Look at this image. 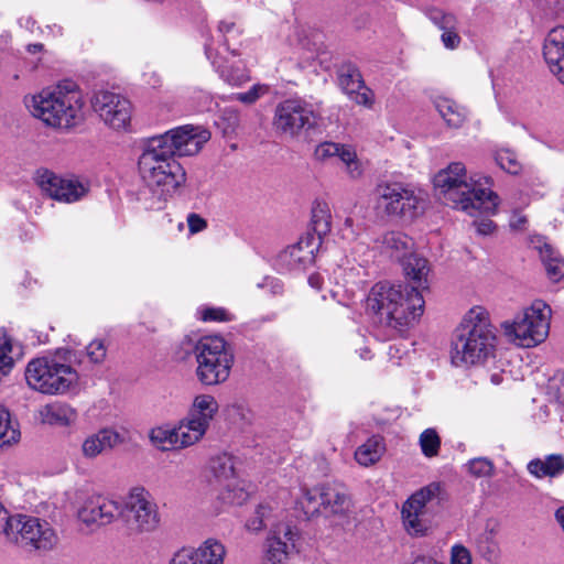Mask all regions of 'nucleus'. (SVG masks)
I'll return each instance as SVG.
<instances>
[{
  "label": "nucleus",
  "mask_w": 564,
  "mask_h": 564,
  "mask_svg": "<svg viewBox=\"0 0 564 564\" xmlns=\"http://www.w3.org/2000/svg\"><path fill=\"white\" fill-rule=\"evenodd\" d=\"M441 486L438 484H430L429 486L414 492L402 506V510L417 513L426 517L429 508L440 502Z\"/></svg>",
  "instance_id": "cd10ccee"
},
{
  "label": "nucleus",
  "mask_w": 564,
  "mask_h": 564,
  "mask_svg": "<svg viewBox=\"0 0 564 564\" xmlns=\"http://www.w3.org/2000/svg\"><path fill=\"white\" fill-rule=\"evenodd\" d=\"M468 471L477 478L490 477L494 475V463L486 457L473 458L467 463Z\"/></svg>",
  "instance_id": "3c124183"
},
{
  "label": "nucleus",
  "mask_w": 564,
  "mask_h": 564,
  "mask_svg": "<svg viewBox=\"0 0 564 564\" xmlns=\"http://www.w3.org/2000/svg\"><path fill=\"white\" fill-rule=\"evenodd\" d=\"M434 186L444 203L470 216L476 213L494 214L499 196L490 189L492 178L479 174H467L464 163L453 162L434 176Z\"/></svg>",
  "instance_id": "f257e3e1"
},
{
  "label": "nucleus",
  "mask_w": 564,
  "mask_h": 564,
  "mask_svg": "<svg viewBox=\"0 0 564 564\" xmlns=\"http://www.w3.org/2000/svg\"><path fill=\"white\" fill-rule=\"evenodd\" d=\"M209 468L218 480L230 479L235 475L234 458L229 454H220L210 459Z\"/></svg>",
  "instance_id": "37998d69"
},
{
  "label": "nucleus",
  "mask_w": 564,
  "mask_h": 564,
  "mask_svg": "<svg viewBox=\"0 0 564 564\" xmlns=\"http://www.w3.org/2000/svg\"><path fill=\"white\" fill-rule=\"evenodd\" d=\"M402 521L405 531L413 536H423L430 529V521L426 517L417 513L401 510Z\"/></svg>",
  "instance_id": "c03bdc74"
},
{
  "label": "nucleus",
  "mask_w": 564,
  "mask_h": 564,
  "mask_svg": "<svg viewBox=\"0 0 564 564\" xmlns=\"http://www.w3.org/2000/svg\"><path fill=\"white\" fill-rule=\"evenodd\" d=\"M84 98L74 82L44 88L26 101L32 115L47 126L70 128L84 118Z\"/></svg>",
  "instance_id": "7ed1b4c3"
},
{
  "label": "nucleus",
  "mask_w": 564,
  "mask_h": 564,
  "mask_svg": "<svg viewBox=\"0 0 564 564\" xmlns=\"http://www.w3.org/2000/svg\"><path fill=\"white\" fill-rule=\"evenodd\" d=\"M322 509L328 514H346L351 507V501L344 488L324 486L321 488Z\"/></svg>",
  "instance_id": "c85d7f7f"
},
{
  "label": "nucleus",
  "mask_w": 564,
  "mask_h": 564,
  "mask_svg": "<svg viewBox=\"0 0 564 564\" xmlns=\"http://www.w3.org/2000/svg\"><path fill=\"white\" fill-rule=\"evenodd\" d=\"M451 564H473V556L470 551L463 544L456 543L451 547L449 552Z\"/></svg>",
  "instance_id": "4d7b16f0"
},
{
  "label": "nucleus",
  "mask_w": 564,
  "mask_h": 564,
  "mask_svg": "<svg viewBox=\"0 0 564 564\" xmlns=\"http://www.w3.org/2000/svg\"><path fill=\"white\" fill-rule=\"evenodd\" d=\"M271 513L268 505H259L254 511V516L247 520L246 528L252 532H259L265 527V521Z\"/></svg>",
  "instance_id": "603ef678"
},
{
  "label": "nucleus",
  "mask_w": 564,
  "mask_h": 564,
  "mask_svg": "<svg viewBox=\"0 0 564 564\" xmlns=\"http://www.w3.org/2000/svg\"><path fill=\"white\" fill-rule=\"evenodd\" d=\"M386 452V445L381 436H371L355 451L356 462L364 467H369L380 460Z\"/></svg>",
  "instance_id": "c9c22d12"
},
{
  "label": "nucleus",
  "mask_w": 564,
  "mask_h": 564,
  "mask_svg": "<svg viewBox=\"0 0 564 564\" xmlns=\"http://www.w3.org/2000/svg\"><path fill=\"white\" fill-rule=\"evenodd\" d=\"M350 98L358 105L370 108L373 105V94L372 91L364 85V88H360L349 95Z\"/></svg>",
  "instance_id": "052dcab7"
},
{
  "label": "nucleus",
  "mask_w": 564,
  "mask_h": 564,
  "mask_svg": "<svg viewBox=\"0 0 564 564\" xmlns=\"http://www.w3.org/2000/svg\"><path fill=\"white\" fill-rule=\"evenodd\" d=\"M199 318L204 322H229L232 315L223 307H200L198 308Z\"/></svg>",
  "instance_id": "864d4df0"
},
{
  "label": "nucleus",
  "mask_w": 564,
  "mask_h": 564,
  "mask_svg": "<svg viewBox=\"0 0 564 564\" xmlns=\"http://www.w3.org/2000/svg\"><path fill=\"white\" fill-rule=\"evenodd\" d=\"M300 535L296 527L279 522L267 534L262 549V564H288L297 550Z\"/></svg>",
  "instance_id": "f8f14e48"
},
{
  "label": "nucleus",
  "mask_w": 564,
  "mask_h": 564,
  "mask_svg": "<svg viewBox=\"0 0 564 564\" xmlns=\"http://www.w3.org/2000/svg\"><path fill=\"white\" fill-rule=\"evenodd\" d=\"M205 54L208 59L212 61V64L219 73L220 77L224 78L230 85L239 86L249 79V76L246 74L245 69L234 68L225 65L224 61L218 59L213 55V51L209 45H205Z\"/></svg>",
  "instance_id": "58836bf2"
},
{
  "label": "nucleus",
  "mask_w": 564,
  "mask_h": 564,
  "mask_svg": "<svg viewBox=\"0 0 564 564\" xmlns=\"http://www.w3.org/2000/svg\"><path fill=\"white\" fill-rule=\"evenodd\" d=\"M120 519L131 532H151L159 527L158 506L143 487L132 488L121 502Z\"/></svg>",
  "instance_id": "1a4fd4ad"
},
{
  "label": "nucleus",
  "mask_w": 564,
  "mask_h": 564,
  "mask_svg": "<svg viewBox=\"0 0 564 564\" xmlns=\"http://www.w3.org/2000/svg\"><path fill=\"white\" fill-rule=\"evenodd\" d=\"M544 59L550 70L564 85V26L552 29L543 45Z\"/></svg>",
  "instance_id": "412c9836"
},
{
  "label": "nucleus",
  "mask_w": 564,
  "mask_h": 564,
  "mask_svg": "<svg viewBox=\"0 0 564 564\" xmlns=\"http://www.w3.org/2000/svg\"><path fill=\"white\" fill-rule=\"evenodd\" d=\"M364 270L359 265L338 267L334 271L336 285L341 288L345 293L352 296L364 284Z\"/></svg>",
  "instance_id": "f704fd0d"
},
{
  "label": "nucleus",
  "mask_w": 564,
  "mask_h": 564,
  "mask_svg": "<svg viewBox=\"0 0 564 564\" xmlns=\"http://www.w3.org/2000/svg\"><path fill=\"white\" fill-rule=\"evenodd\" d=\"M339 84L347 95L364 88V79L360 72L352 65L344 67L339 74Z\"/></svg>",
  "instance_id": "de8ad7c7"
},
{
  "label": "nucleus",
  "mask_w": 564,
  "mask_h": 564,
  "mask_svg": "<svg viewBox=\"0 0 564 564\" xmlns=\"http://www.w3.org/2000/svg\"><path fill=\"white\" fill-rule=\"evenodd\" d=\"M420 447L425 457H435L441 448V438L434 429L424 430L419 438Z\"/></svg>",
  "instance_id": "09e8293b"
},
{
  "label": "nucleus",
  "mask_w": 564,
  "mask_h": 564,
  "mask_svg": "<svg viewBox=\"0 0 564 564\" xmlns=\"http://www.w3.org/2000/svg\"><path fill=\"white\" fill-rule=\"evenodd\" d=\"M531 245L540 254L549 279L558 282L564 278V260L543 236H534Z\"/></svg>",
  "instance_id": "5701e85b"
},
{
  "label": "nucleus",
  "mask_w": 564,
  "mask_h": 564,
  "mask_svg": "<svg viewBox=\"0 0 564 564\" xmlns=\"http://www.w3.org/2000/svg\"><path fill=\"white\" fill-rule=\"evenodd\" d=\"M86 354L93 364H101L105 361L107 356V347L100 339H95L89 343L86 347Z\"/></svg>",
  "instance_id": "6e6d98bb"
},
{
  "label": "nucleus",
  "mask_w": 564,
  "mask_h": 564,
  "mask_svg": "<svg viewBox=\"0 0 564 564\" xmlns=\"http://www.w3.org/2000/svg\"><path fill=\"white\" fill-rule=\"evenodd\" d=\"M311 228L312 235L318 237L321 241L326 235L330 232L332 213L330 207L326 202H314L312 207ZM307 234H311V231Z\"/></svg>",
  "instance_id": "e433bc0d"
},
{
  "label": "nucleus",
  "mask_w": 564,
  "mask_h": 564,
  "mask_svg": "<svg viewBox=\"0 0 564 564\" xmlns=\"http://www.w3.org/2000/svg\"><path fill=\"white\" fill-rule=\"evenodd\" d=\"M495 161L499 167L509 174L518 175L522 171V163L520 162L516 152L510 149H499L495 153Z\"/></svg>",
  "instance_id": "49530a36"
},
{
  "label": "nucleus",
  "mask_w": 564,
  "mask_h": 564,
  "mask_svg": "<svg viewBox=\"0 0 564 564\" xmlns=\"http://www.w3.org/2000/svg\"><path fill=\"white\" fill-rule=\"evenodd\" d=\"M340 143L336 142H322L315 149V156L317 160L325 161L332 158H336L338 154V147Z\"/></svg>",
  "instance_id": "13d9d810"
},
{
  "label": "nucleus",
  "mask_w": 564,
  "mask_h": 564,
  "mask_svg": "<svg viewBox=\"0 0 564 564\" xmlns=\"http://www.w3.org/2000/svg\"><path fill=\"white\" fill-rule=\"evenodd\" d=\"M316 119L311 105L297 99H286L275 107L273 127L282 134L296 137L301 131L314 128Z\"/></svg>",
  "instance_id": "9b49d317"
},
{
  "label": "nucleus",
  "mask_w": 564,
  "mask_h": 564,
  "mask_svg": "<svg viewBox=\"0 0 564 564\" xmlns=\"http://www.w3.org/2000/svg\"><path fill=\"white\" fill-rule=\"evenodd\" d=\"M477 552L488 562L497 560L499 547L494 529H486L475 541Z\"/></svg>",
  "instance_id": "a19ab883"
},
{
  "label": "nucleus",
  "mask_w": 564,
  "mask_h": 564,
  "mask_svg": "<svg viewBox=\"0 0 564 564\" xmlns=\"http://www.w3.org/2000/svg\"><path fill=\"white\" fill-rule=\"evenodd\" d=\"M375 209L390 218L412 220L424 209V193L416 186L397 180H382L373 189Z\"/></svg>",
  "instance_id": "39448f33"
},
{
  "label": "nucleus",
  "mask_w": 564,
  "mask_h": 564,
  "mask_svg": "<svg viewBox=\"0 0 564 564\" xmlns=\"http://www.w3.org/2000/svg\"><path fill=\"white\" fill-rule=\"evenodd\" d=\"M260 289H268L272 295H279L283 292V284L276 278L267 276L258 284Z\"/></svg>",
  "instance_id": "680f3d73"
},
{
  "label": "nucleus",
  "mask_w": 564,
  "mask_h": 564,
  "mask_svg": "<svg viewBox=\"0 0 564 564\" xmlns=\"http://www.w3.org/2000/svg\"><path fill=\"white\" fill-rule=\"evenodd\" d=\"M225 546L213 539L198 547H183L170 561V564H224Z\"/></svg>",
  "instance_id": "aec40b11"
},
{
  "label": "nucleus",
  "mask_w": 564,
  "mask_h": 564,
  "mask_svg": "<svg viewBox=\"0 0 564 564\" xmlns=\"http://www.w3.org/2000/svg\"><path fill=\"white\" fill-rule=\"evenodd\" d=\"M403 271L415 284L416 289L427 288V274L430 271L429 262L425 258L420 257L412 251L401 261Z\"/></svg>",
  "instance_id": "473e14b6"
},
{
  "label": "nucleus",
  "mask_w": 564,
  "mask_h": 564,
  "mask_svg": "<svg viewBox=\"0 0 564 564\" xmlns=\"http://www.w3.org/2000/svg\"><path fill=\"white\" fill-rule=\"evenodd\" d=\"M91 107L108 127L124 130L131 120V104L120 94L100 90L94 94Z\"/></svg>",
  "instance_id": "4468645a"
},
{
  "label": "nucleus",
  "mask_w": 564,
  "mask_h": 564,
  "mask_svg": "<svg viewBox=\"0 0 564 564\" xmlns=\"http://www.w3.org/2000/svg\"><path fill=\"white\" fill-rule=\"evenodd\" d=\"M8 541L31 551L46 553L58 544V535L50 522L31 516L18 514Z\"/></svg>",
  "instance_id": "9d476101"
},
{
  "label": "nucleus",
  "mask_w": 564,
  "mask_h": 564,
  "mask_svg": "<svg viewBox=\"0 0 564 564\" xmlns=\"http://www.w3.org/2000/svg\"><path fill=\"white\" fill-rule=\"evenodd\" d=\"M122 442L123 438L117 431L109 427L100 429L83 441L82 454L85 458L91 459Z\"/></svg>",
  "instance_id": "4be33fe9"
},
{
  "label": "nucleus",
  "mask_w": 564,
  "mask_h": 564,
  "mask_svg": "<svg viewBox=\"0 0 564 564\" xmlns=\"http://www.w3.org/2000/svg\"><path fill=\"white\" fill-rule=\"evenodd\" d=\"M21 355V346L8 335L4 328H0V380L10 373L14 359Z\"/></svg>",
  "instance_id": "72a5a7b5"
},
{
  "label": "nucleus",
  "mask_w": 564,
  "mask_h": 564,
  "mask_svg": "<svg viewBox=\"0 0 564 564\" xmlns=\"http://www.w3.org/2000/svg\"><path fill=\"white\" fill-rule=\"evenodd\" d=\"M121 501L94 494L88 496L77 509L79 521L86 525H106L120 518Z\"/></svg>",
  "instance_id": "f3484780"
},
{
  "label": "nucleus",
  "mask_w": 564,
  "mask_h": 564,
  "mask_svg": "<svg viewBox=\"0 0 564 564\" xmlns=\"http://www.w3.org/2000/svg\"><path fill=\"white\" fill-rule=\"evenodd\" d=\"M404 285L390 282H378L369 291L366 305L367 310L378 315L381 322L387 323L390 313L401 300Z\"/></svg>",
  "instance_id": "6ab92c4d"
},
{
  "label": "nucleus",
  "mask_w": 564,
  "mask_h": 564,
  "mask_svg": "<svg viewBox=\"0 0 564 564\" xmlns=\"http://www.w3.org/2000/svg\"><path fill=\"white\" fill-rule=\"evenodd\" d=\"M525 217L524 216H521V215H514L511 219V227L514 228V229H521L522 226L524 225L525 223Z\"/></svg>",
  "instance_id": "774afa93"
},
{
  "label": "nucleus",
  "mask_w": 564,
  "mask_h": 564,
  "mask_svg": "<svg viewBox=\"0 0 564 564\" xmlns=\"http://www.w3.org/2000/svg\"><path fill=\"white\" fill-rule=\"evenodd\" d=\"M187 225L191 234H197L206 228L207 223L198 214L192 213L187 216Z\"/></svg>",
  "instance_id": "69168bd1"
},
{
  "label": "nucleus",
  "mask_w": 564,
  "mask_h": 564,
  "mask_svg": "<svg viewBox=\"0 0 564 564\" xmlns=\"http://www.w3.org/2000/svg\"><path fill=\"white\" fill-rule=\"evenodd\" d=\"M175 432L178 448H186L200 441L207 431L199 424H195L189 419L184 417L175 426Z\"/></svg>",
  "instance_id": "4c0bfd02"
},
{
  "label": "nucleus",
  "mask_w": 564,
  "mask_h": 564,
  "mask_svg": "<svg viewBox=\"0 0 564 564\" xmlns=\"http://www.w3.org/2000/svg\"><path fill=\"white\" fill-rule=\"evenodd\" d=\"M36 183L51 198L63 203L77 202L88 192V185L78 178L63 177L46 169L36 172Z\"/></svg>",
  "instance_id": "2eb2a0df"
},
{
  "label": "nucleus",
  "mask_w": 564,
  "mask_h": 564,
  "mask_svg": "<svg viewBox=\"0 0 564 564\" xmlns=\"http://www.w3.org/2000/svg\"><path fill=\"white\" fill-rule=\"evenodd\" d=\"M496 335L488 313L481 306L470 308L456 329L452 343V362L455 366L482 364L494 351Z\"/></svg>",
  "instance_id": "20e7f679"
},
{
  "label": "nucleus",
  "mask_w": 564,
  "mask_h": 564,
  "mask_svg": "<svg viewBox=\"0 0 564 564\" xmlns=\"http://www.w3.org/2000/svg\"><path fill=\"white\" fill-rule=\"evenodd\" d=\"M28 386L43 394H63L77 383L78 375L69 365L47 357L34 358L26 365Z\"/></svg>",
  "instance_id": "6e6552de"
},
{
  "label": "nucleus",
  "mask_w": 564,
  "mask_h": 564,
  "mask_svg": "<svg viewBox=\"0 0 564 564\" xmlns=\"http://www.w3.org/2000/svg\"><path fill=\"white\" fill-rule=\"evenodd\" d=\"M20 438V431L12 422L10 412L0 406V447L17 443Z\"/></svg>",
  "instance_id": "79ce46f5"
},
{
  "label": "nucleus",
  "mask_w": 564,
  "mask_h": 564,
  "mask_svg": "<svg viewBox=\"0 0 564 564\" xmlns=\"http://www.w3.org/2000/svg\"><path fill=\"white\" fill-rule=\"evenodd\" d=\"M196 376L205 386L225 382L234 365V355L219 336L202 337L194 346Z\"/></svg>",
  "instance_id": "423d86ee"
},
{
  "label": "nucleus",
  "mask_w": 564,
  "mask_h": 564,
  "mask_svg": "<svg viewBox=\"0 0 564 564\" xmlns=\"http://www.w3.org/2000/svg\"><path fill=\"white\" fill-rule=\"evenodd\" d=\"M551 314V307L536 300L502 326L506 335L518 346L534 347L547 337Z\"/></svg>",
  "instance_id": "0eeeda50"
},
{
  "label": "nucleus",
  "mask_w": 564,
  "mask_h": 564,
  "mask_svg": "<svg viewBox=\"0 0 564 564\" xmlns=\"http://www.w3.org/2000/svg\"><path fill=\"white\" fill-rule=\"evenodd\" d=\"M218 31L224 35V45L229 50V35L235 37L239 33L236 24L229 21H221L218 25Z\"/></svg>",
  "instance_id": "e2e57ef3"
},
{
  "label": "nucleus",
  "mask_w": 564,
  "mask_h": 564,
  "mask_svg": "<svg viewBox=\"0 0 564 564\" xmlns=\"http://www.w3.org/2000/svg\"><path fill=\"white\" fill-rule=\"evenodd\" d=\"M427 18L443 31L441 40L446 48L454 50L460 43V36L457 33V19L453 13L444 12L437 8L426 10Z\"/></svg>",
  "instance_id": "393cba45"
},
{
  "label": "nucleus",
  "mask_w": 564,
  "mask_h": 564,
  "mask_svg": "<svg viewBox=\"0 0 564 564\" xmlns=\"http://www.w3.org/2000/svg\"><path fill=\"white\" fill-rule=\"evenodd\" d=\"M39 417L43 424L55 426H69L77 419V412L63 402H51L39 410Z\"/></svg>",
  "instance_id": "bb28decb"
},
{
  "label": "nucleus",
  "mask_w": 564,
  "mask_h": 564,
  "mask_svg": "<svg viewBox=\"0 0 564 564\" xmlns=\"http://www.w3.org/2000/svg\"><path fill=\"white\" fill-rule=\"evenodd\" d=\"M474 225L476 226L477 232L480 235H490L496 229V225L490 219L474 221Z\"/></svg>",
  "instance_id": "338daca9"
},
{
  "label": "nucleus",
  "mask_w": 564,
  "mask_h": 564,
  "mask_svg": "<svg viewBox=\"0 0 564 564\" xmlns=\"http://www.w3.org/2000/svg\"><path fill=\"white\" fill-rule=\"evenodd\" d=\"M381 245L384 252L401 262L411 252L413 242L403 232L389 231L382 236Z\"/></svg>",
  "instance_id": "7c9ffc66"
},
{
  "label": "nucleus",
  "mask_w": 564,
  "mask_h": 564,
  "mask_svg": "<svg viewBox=\"0 0 564 564\" xmlns=\"http://www.w3.org/2000/svg\"><path fill=\"white\" fill-rule=\"evenodd\" d=\"M160 140L164 147L170 148L172 155L191 156L197 154L203 145L210 139V132L202 127L192 124L181 126L152 138Z\"/></svg>",
  "instance_id": "ddd939ff"
},
{
  "label": "nucleus",
  "mask_w": 564,
  "mask_h": 564,
  "mask_svg": "<svg viewBox=\"0 0 564 564\" xmlns=\"http://www.w3.org/2000/svg\"><path fill=\"white\" fill-rule=\"evenodd\" d=\"M300 507L306 514H314L322 509L321 489H304L299 499Z\"/></svg>",
  "instance_id": "8fccbe9b"
},
{
  "label": "nucleus",
  "mask_w": 564,
  "mask_h": 564,
  "mask_svg": "<svg viewBox=\"0 0 564 564\" xmlns=\"http://www.w3.org/2000/svg\"><path fill=\"white\" fill-rule=\"evenodd\" d=\"M17 516H10L8 510L0 503V534L4 535L8 540L12 535L13 522L17 520Z\"/></svg>",
  "instance_id": "bf43d9fd"
},
{
  "label": "nucleus",
  "mask_w": 564,
  "mask_h": 564,
  "mask_svg": "<svg viewBox=\"0 0 564 564\" xmlns=\"http://www.w3.org/2000/svg\"><path fill=\"white\" fill-rule=\"evenodd\" d=\"M336 158H338L344 163L345 171L350 178L357 180L362 176L364 167L357 158V153L354 147L340 143Z\"/></svg>",
  "instance_id": "ea45409f"
},
{
  "label": "nucleus",
  "mask_w": 564,
  "mask_h": 564,
  "mask_svg": "<svg viewBox=\"0 0 564 564\" xmlns=\"http://www.w3.org/2000/svg\"><path fill=\"white\" fill-rule=\"evenodd\" d=\"M528 471L535 478H555L564 474V456L551 454L542 458L531 459L527 465Z\"/></svg>",
  "instance_id": "c756f323"
},
{
  "label": "nucleus",
  "mask_w": 564,
  "mask_h": 564,
  "mask_svg": "<svg viewBox=\"0 0 564 564\" xmlns=\"http://www.w3.org/2000/svg\"><path fill=\"white\" fill-rule=\"evenodd\" d=\"M268 91L269 87L267 85L257 84L253 85L248 91L236 94L234 99L242 104L251 105Z\"/></svg>",
  "instance_id": "5fc2aeb1"
},
{
  "label": "nucleus",
  "mask_w": 564,
  "mask_h": 564,
  "mask_svg": "<svg viewBox=\"0 0 564 564\" xmlns=\"http://www.w3.org/2000/svg\"><path fill=\"white\" fill-rule=\"evenodd\" d=\"M319 247L321 239L318 237L305 234L296 243L289 246L278 254L275 267L281 272L304 270L315 261V254Z\"/></svg>",
  "instance_id": "dca6fc26"
},
{
  "label": "nucleus",
  "mask_w": 564,
  "mask_h": 564,
  "mask_svg": "<svg viewBox=\"0 0 564 564\" xmlns=\"http://www.w3.org/2000/svg\"><path fill=\"white\" fill-rule=\"evenodd\" d=\"M218 409L219 405L214 395L198 394L194 398L186 417L207 431Z\"/></svg>",
  "instance_id": "a878e982"
},
{
  "label": "nucleus",
  "mask_w": 564,
  "mask_h": 564,
  "mask_svg": "<svg viewBox=\"0 0 564 564\" xmlns=\"http://www.w3.org/2000/svg\"><path fill=\"white\" fill-rule=\"evenodd\" d=\"M175 427H155L150 433L152 444L161 451L178 448Z\"/></svg>",
  "instance_id": "a18cd8bd"
},
{
  "label": "nucleus",
  "mask_w": 564,
  "mask_h": 564,
  "mask_svg": "<svg viewBox=\"0 0 564 564\" xmlns=\"http://www.w3.org/2000/svg\"><path fill=\"white\" fill-rule=\"evenodd\" d=\"M434 105L449 128H460L467 119V110L465 107L449 98L437 97L434 100Z\"/></svg>",
  "instance_id": "2f4dec72"
},
{
  "label": "nucleus",
  "mask_w": 564,
  "mask_h": 564,
  "mask_svg": "<svg viewBox=\"0 0 564 564\" xmlns=\"http://www.w3.org/2000/svg\"><path fill=\"white\" fill-rule=\"evenodd\" d=\"M555 400L564 406V373L560 378H554L550 383Z\"/></svg>",
  "instance_id": "0e129e2a"
},
{
  "label": "nucleus",
  "mask_w": 564,
  "mask_h": 564,
  "mask_svg": "<svg viewBox=\"0 0 564 564\" xmlns=\"http://www.w3.org/2000/svg\"><path fill=\"white\" fill-rule=\"evenodd\" d=\"M424 304V299L415 286L404 285L401 300L398 301L386 324L395 329L412 326L423 315Z\"/></svg>",
  "instance_id": "a211bd4d"
},
{
  "label": "nucleus",
  "mask_w": 564,
  "mask_h": 564,
  "mask_svg": "<svg viewBox=\"0 0 564 564\" xmlns=\"http://www.w3.org/2000/svg\"><path fill=\"white\" fill-rule=\"evenodd\" d=\"M149 139L138 160L139 175L144 184L141 199L149 209H161L186 182V172L170 148Z\"/></svg>",
  "instance_id": "f03ea898"
},
{
  "label": "nucleus",
  "mask_w": 564,
  "mask_h": 564,
  "mask_svg": "<svg viewBox=\"0 0 564 564\" xmlns=\"http://www.w3.org/2000/svg\"><path fill=\"white\" fill-rule=\"evenodd\" d=\"M324 39V33L318 29L308 24H300L294 29L292 43L299 50L310 54L306 58H312L325 51Z\"/></svg>",
  "instance_id": "b1692460"
}]
</instances>
